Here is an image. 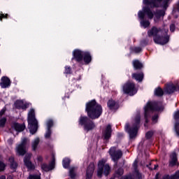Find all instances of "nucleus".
<instances>
[{
    "instance_id": "34",
    "label": "nucleus",
    "mask_w": 179,
    "mask_h": 179,
    "mask_svg": "<svg viewBox=\"0 0 179 179\" xmlns=\"http://www.w3.org/2000/svg\"><path fill=\"white\" fill-rule=\"evenodd\" d=\"M141 24L144 27V29H146V27H149V26H150V22H149V20H143L141 21Z\"/></svg>"
},
{
    "instance_id": "1",
    "label": "nucleus",
    "mask_w": 179,
    "mask_h": 179,
    "mask_svg": "<svg viewBox=\"0 0 179 179\" xmlns=\"http://www.w3.org/2000/svg\"><path fill=\"white\" fill-rule=\"evenodd\" d=\"M85 110L89 117L87 116H80L78 124L83 127L84 131L89 132V131H92L96 128V124L92 120H97L100 117V115L103 114V108L95 100H92L86 104Z\"/></svg>"
},
{
    "instance_id": "32",
    "label": "nucleus",
    "mask_w": 179,
    "mask_h": 179,
    "mask_svg": "<svg viewBox=\"0 0 179 179\" xmlns=\"http://www.w3.org/2000/svg\"><path fill=\"white\" fill-rule=\"evenodd\" d=\"M9 162L10 163L11 169H16L17 167V164L15 162V158L13 157L9 158Z\"/></svg>"
},
{
    "instance_id": "3",
    "label": "nucleus",
    "mask_w": 179,
    "mask_h": 179,
    "mask_svg": "<svg viewBox=\"0 0 179 179\" xmlns=\"http://www.w3.org/2000/svg\"><path fill=\"white\" fill-rule=\"evenodd\" d=\"M141 122V116L137 115L134 120V124L131 126L127 123L124 128L125 131L129 134L130 139H134L138 134V129H139V124Z\"/></svg>"
},
{
    "instance_id": "2",
    "label": "nucleus",
    "mask_w": 179,
    "mask_h": 179,
    "mask_svg": "<svg viewBox=\"0 0 179 179\" xmlns=\"http://www.w3.org/2000/svg\"><path fill=\"white\" fill-rule=\"evenodd\" d=\"M28 128L32 135H34L38 129V121L36 119V112L33 108L28 113Z\"/></svg>"
},
{
    "instance_id": "7",
    "label": "nucleus",
    "mask_w": 179,
    "mask_h": 179,
    "mask_svg": "<svg viewBox=\"0 0 179 179\" xmlns=\"http://www.w3.org/2000/svg\"><path fill=\"white\" fill-rule=\"evenodd\" d=\"M109 155L117 166L118 164V160L122 157V151L117 150L116 147H112L109 150Z\"/></svg>"
},
{
    "instance_id": "58",
    "label": "nucleus",
    "mask_w": 179,
    "mask_h": 179,
    "mask_svg": "<svg viewBox=\"0 0 179 179\" xmlns=\"http://www.w3.org/2000/svg\"><path fill=\"white\" fill-rule=\"evenodd\" d=\"M0 73H1V69H0Z\"/></svg>"
},
{
    "instance_id": "6",
    "label": "nucleus",
    "mask_w": 179,
    "mask_h": 179,
    "mask_svg": "<svg viewBox=\"0 0 179 179\" xmlns=\"http://www.w3.org/2000/svg\"><path fill=\"white\" fill-rule=\"evenodd\" d=\"M122 90L124 94H129V96L136 94L137 92L136 87H135V83L129 80L123 85Z\"/></svg>"
},
{
    "instance_id": "45",
    "label": "nucleus",
    "mask_w": 179,
    "mask_h": 179,
    "mask_svg": "<svg viewBox=\"0 0 179 179\" xmlns=\"http://www.w3.org/2000/svg\"><path fill=\"white\" fill-rule=\"evenodd\" d=\"M5 167H6V165L0 161V171H3V170H5Z\"/></svg>"
},
{
    "instance_id": "57",
    "label": "nucleus",
    "mask_w": 179,
    "mask_h": 179,
    "mask_svg": "<svg viewBox=\"0 0 179 179\" xmlns=\"http://www.w3.org/2000/svg\"><path fill=\"white\" fill-rule=\"evenodd\" d=\"M110 179H114V178H111Z\"/></svg>"
},
{
    "instance_id": "44",
    "label": "nucleus",
    "mask_w": 179,
    "mask_h": 179,
    "mask_svg": "<svg viewBox=\"0 0 179 179\" xmlns=\"http://www.w3.org/2000/svg\"><path fill=\"white\" fill-rule=\"evenodd\" d=\"M8 14H3L2 12L0 13V20L2 21V19H8Z\"/></svg>"
},
{
    "instance_id": "24",
    "label": "nucleus",
    "mask_w": 179,
    "mask_h": 179,
    "mask_svg": "<svg viewBox=\"0 0 179 179\" xmlns=\"http://www.w3.org/2000/svg\"><path fill=\"white\" fill-rule=\"evenodd\" d=\"M83 59L86 64H90L92 62V55L89 52H84Z\"/></svg>"
},
{
    "instance_id": "56",
    "label": "nucleus",
    "mask_w": 179,
    "mask_h": 179,
    "mask_svg": "<svg viewBox=\"0 0 179 179\" xmlns=\"http://www.w3.org/2000/svg\"><path fill=\"white\" fill-rule=\"evenodd\" d=\"M158 176H159V174H157V175H156V177H157Z\"/></svg>"
},
{
    "instance_id": "42",
    "label": "nucleus",
    "mask_w": 179,
    "mask_h": 179,
    "mask_svg": "<svg viewBox=\"0 0 179 179\" xmlns=\"http://www.w3.org/2000/svg\"><path fill=\"white\" fill-rule=\"evenodd\" d=\"M138 15L139 19H141V20H143V19H145V13H143V11H139Z\"/></svg>"
},
{
    "instance_id": "38",
    "label": "nucleus",
    "mask_w": 179,
    "mask_h": 179,
    "mask_svg": "<svg viewBox=\"0 0 179 179\" xmlns=\"http://www.w3.org/2000/svg\"><path fill=\"white\" fill-rule=\"evenodd\" d=\"M6 124V117H3V118L0 119V128H3V127H5Z\"/></svg>"
},
{
    "instance_id": "15",
    "label": "nucleus",
    "mask_w": 179,
    "mask_h": 179,
    "mask_svg": "<svg viewBox=\"0 0 179 179\" xmlns=\"http://www.w3.org/2000/svg\"><path fill=\"white\" fill-rule=\"evenodd\" d=\"M55 167V158L54 157L49 165L47 164H41V169L42 170H43V171H50V170H54Z\"/></svg>"
},
{
    "instance_id": "11",
    "label": "nucleus",
    "mask_w": 179,
    "mask_h": 179,
    "mask_svg": "<svg viewBox=\"0 0 179 179\" xmlns=\"http://www.w3.org/2000/svg\"><path fill=\"white\" fill-rule=\"evenodd\" d=\"M30 159H31V153L26 154L24 159V163L29 170H34L35 169L34 164L31 163V161H30Z\"/></svg>"
},
{
    "instance_id": "18",
    "label": "nucleus",
    "mask_w": 179,
    "mask_h": 179,
    "mask_svg": "<svg viewBox=\"0 0 179 179\" xmlns=\"http://www.w3.org/2000/svg\"><path fill=\"white\" fill-rule=\"evenodd\" d=\"M93 173H94V164L91 163L87 169L86 179H92Z\"/></svg>"
},
{
    "instance_id": "22",
    "label": "nucleus",
    "mask_w": 179,
    "mask_h": 179,
    "mask_svg": "<svg viewBox=\"0 0 179 179\" xmlns=\"http://www.w3.org/2000/svg\"><path fill=\"white\" fill-rule=\"evenodd\" d=\"M132 65L135 71H141V69H143V64L138 59L133 60Z\"/></svg>"
},
{
    "instance_id": "52",
    "label": "nucleus",
    "mask_w": 179,
    "mask_h": 179,
    "mask_svg": "<svg viewBox=\"0 0 179 179\" xmlns=\"http://www.w3.org/2000/svg\"><path fill=\"white\" fill-rule=\"evenodd\" d=\"M142 44H144V45H148V41H146V40H143L142 41Z\"/></svg>"
},
{
    "instance_id": "54",
    "label": "nucleus",
    "mask_w": 179,
    "mask_h": 179,
    "mask_svg": "<svg viewBox=\"0 0 179 179\" xmlns=\"http://www.w3.org/2000/svg\"><path fill=\"white\" fill-rule=\"evenodd\" d=\"M0 179H6V177L5 176H1L0 177Z\"/></svg>"
},
{
    "instance_id": "8",
    "label": "nucleus",
    "mask_w": 179,
    "mask_h": 179,
    "mask_svg": "<svg viewBox=\"0 0 179 179\" xmlns=\"http://www.w3.org/2000/svg\"><path fill=\"white\" fill-rule=\"evenodd\" d=\"M163 1V8L164 9H167L169 7V1L170 0H143V3L145 5H152L155 8H159V3H161Z\"/></svg>"
},
{
    "instance_id": "35",
    "label": "nucleus",
    "mask_w": 179,
    "mask_h": 179,
    "mask_svg": "<svg viewBox=\"0 0 179 179\" xmlns=\"http://www.w3.org/2000/svg\"><path fill=\"white\" fill-rule=\"evenodd\" d=\"M46 125H47V129H51V128L54 127V121L51 119H49L46 122Z\"/></svg>"
},
{
    "instance_id": "53",
    "label": "nucleus",
    "mask_w": 179,
    "mask_h": 179,
    "mask_svg": "<svg viewBox=\"0 0 179 179\" xmlns=\"http://www.w3.org/2000/svg\"><path fill=\"white\" fill-rule=\"evenodd\" d=\"M157 167H159V165L155 164V166H154L153 170H156V169H157Z\"/></svg>"
},
{
    "instance_id": "51",
    "label": "nucleus",
    "mask_w": 179,
    "mask_h": 179,
    "mask_svg": "<svg viewBox=\"0 0 179 179\" xmlns=\"http://www.w3.org/2000/svg\"><path fill=\"white\" fill-rule=\"evenodd\" d=\"M37 159L38 162H43V157L38 156Z\"/></svg>"
},
{
    "instance_id": "9",
    "label": "nucleus",
    "mask_w": 179,
    "mask_h": 179,
    "mask_svg": "<svg viewBox=\"0 0 179 179\" xmlns=\"http://www.w3.org/2000/svg\"><path fill=\"white\" fill-rule=\"evenodd\" d=\"M153 41L155 44H160L161 45H164V44H167V43H169V36L158 35L153 38Z\"/></svg>"
},
{
    "instance_id": "40",
    "label": "nucleus",
    "mask_w": 179,
    "mask_h": 179,
    "mask_svg": "<svg viewBox=\"0 0 179 179\" xmlns=\"http://www.w3.org/2000/svg\"><path fill=\"white\" fill-rule=\"evenodd\" d=\"M69 159L63 160V167H64V169H68V167H69Z\"/></svg>"
},
{
    "instance_id": "5",
    "label": "nucleus",
    "mask_w": 179,
    "mask_h": 179,
    "mask_svg": "<svg viewBox=\"0 0 179 179\" xmlns=\"http://www.w3.org/2000/svg\"><path fill=\"white\" fill-rule=\"evenodd\" d=\"M159 110H160V108L159 107L158 102H148L147 103L145 108V124L148 122V118L150 115V113H153V111H159Z\"/></svg>"
},
{
    "instance_id": "41",
    "label": "nucleus",
    "mask_w": 179,
    "mask_h": 179,
    "mask_svg": "<svg viewBox=\"0 0 179 179\" xmlns=\"http://www.w3.org/2000/svg\"><path fill=\"white\" fill-rule=\"evenodd\" d=\"M153 136V131H148L145 134V138L147 139H150Z\"/></svg>"
},
{
    "instance_id": "43",
    "label": "nucleus",
    "mask_w": 179,
    "mask_h": 179,
    "mask_svg": "<svg viewBox=\"0 0 179 179\" xmlns=\"http://www.w3.org/2000/svg\"><path fill=\"white\" fill-rule=\"evenodd\" d=\"M29 179H41V177L38 175H30Z\"/></svg>"
},
{
    "instance_id": "29",
    "label": "nucleus",
    "mask_w": 179,
    "mask_h": 179,
    "mask_svg": "<svg viewBox=\"0 0 179 179\" xmlns=\"http://www.w3.org/2000/svg\"><path fill=\"white\" fill-rule=\"evenodd\" d=\"M155 96H157L158 97H162L163 94H164V91L160 87H158L157 89L155 90Z\"/></svg>"
},
{
    "instance_id": "48",
    "label": "nucleus",
    "mask_w": 179,
    "mask_h": 179,
    "mask_svg": "<svg viewBox=\"0 0 179 179\" xmlns=\"http://www.w3.org/2000/svg\"><path fill=\"white\" fill-rule=\"evenodd\" d=\"M65 73H71V67L66 66Z\"/></svg>"
},
{
    "instance_id": "27",
    "label": "nucleus",
    "mask_w": 179,
    "mask_h": 179,
    "mask_svg": "<svg viewBox=\"0 0 179 179\" xmlns=\"http://www.w3.org/2000/svg\"><path fill=\"white\" fill-rule=\"evenodd\" d=\"M179 178V171H176L175 174L170 176L169 175H165L162 179H178Z\"/></svg>"
},
{
    "instance_id": "12",
    "label": "nucleus",
    "mask_w": 179,
    "mask_h": 179,
    "mask_svg": "<svg viewBox=\"0 0 179 179\" xmlns=\"http://www.w3.org/2000/svg\"><path fill=\"white\" fill-rule=\"evenodd\" d=\"M177 90H179L178 85H175L173 83L168 84L164 89V92L167 93V94H171V93H174V92H177Z\"/></svg>"
},
{
    "instance_id": "36",
    "label": "nucleus",
    "mask_w": 179,
    "mask_h": 179,
    "mask_svg": "<svg viewBox=\"0 0 179 179\" xmlns=\"http://www.w3.org/2000/svg\"><path fill=\"white\" fill-rule=\"evenodd\" d=\"M122 174H124V169L122 168H120L117 169V171H116V172L115 173V176L120 178V177H121V176H122Z\"/></svg>"
},
{
    "instance_id": "20",
    "label": "nucleus",
    "mask_w": 179,
    "mask_h": 179,
    "mask_svg": "<svg viewBox=\"0 0 179 179\" xmlns=\"http://www.w3.org/2000/svg\"><path fill=\"white\" fill-rule=\"evenodd\" d=\"M1 80L0 85L3 89H6L10 86V80L8 77H2Z\"/></svg>"
},
{
    "instance_id": "26",
    "label": "nucleus",
    "mask_w": 179,
    "mask_h": 179,
    "mask_svg": "<svg viewBox=\"0 0 179 179\" xmlns=\"http://www.w3.org/2000/svg\"><path fill=\"white\" fill-rule=\"evenodd\" d=\"M171 166H176L177 164V154L173 152L171 155Z\"/></svg>"
},
{
    "instance_id": "25",
    "label": "nucleus",
    "mask_w": 179,
    "mask_h": 179,
    "mask_svg": "<svg viewBox=\"0 0 179 179\" xmlns=\"http://www.w3.org/2000/svg\"><path fill=\"white\" fill-rule=\"evenodd\" d=\"M134 170H135L136 178H138V179L143 178V177L142 176V173H139V171L136 169L138 167V162H135L134 163Z\"/></svg>"
},
{
    "instance_id": "10",
    "label": "nucleus",
    "mask_w": 179,
    "mask_h": 179,
    "mask_svg": "<svg viewBox=\"0 0 179 179\" xmlns=\"http://www.w3.org/2000/svg\"><path fill=\"white\" fill-rule=\"evenodd\" d=\"M26 143H27V140L26 138H24L21 144L17 145L16 150H17V153L20 156H24V155H26Z\"/></svg>"
},
{
    "instance_id": "4",
    "label": "nucleus",
    "mask_w": 179,
    "mask_h": 179,
    "mask_svg": "<svg viewBox=\"0 0 179 179\" xmlns=\"http://www.w3.org/2000/svg\"><path fill=\"white\" fill-rule=\"evenodd\" d=\"M110 171H111V168L110 167V165L107 164H106V161L101 160L99 162L97 176L98 177H99V178H101V177L103 176V173L106 176H108Z\"/></svg>"
},
{
    "instance_id": "46",
    "label": "nucleus",
    "mask_w": 179,
    "mask_h": 179,
    "mask_svg": "<svg viewBox=\"0 0 179 179\" xmlns=\"http://www.w3.org/2000/svg\"><path fill=\"white\" fill-rule=\"evenodd\" d=\"M176 30V25L174 24H171L170 25V31L173 33Z\"/></svg>"
},
{
    "instance_id": "19",
    "label": "nucleus",
    "mask_w": 179,
    "mask_h": 179,
    "mask_svg": "<svg viewBox=\"0 0 179 179\" xmlns=\"http://www.w3.org/2000/svg\"><path fill=\"white\" fill-rule=\"evenodd\" d=\"M145 76V74L142 71H140L139 73H134L131 74L132 79H135L137 82H142L143 80V78Z\"/></svg>"
},
{
    "instance_id": "17",
    "label": "nucleus",
    "mask_w": 179,
    "mask_h": 179,
    "mask_svg": "<svg viewBox=\"0 0 179 179\" xmlns=\"http://www.w3.org/2000/svg\"><path fill=\"white\" fill-rule=\"evenodd\" d=\"M15 108L17 110H24L29 108V103H24L22 101H16L14 103Z\"/></svg>"
},
{
    "instance_id": "39",
    "label": "nucleus",
    "mask_w": 179,
    "mask_h": 179,
    "mask_svg": "<svg viewBox=\"0 0 179 179\" xmlns=\"http://www.w3.org/2000/svg\"><path fill=\"white\" fill-rule=\"evenodd\" d=\"M46 139H50L51 138V129H47L46 134L45 135Z\"/></svg>"
},
{
    "instance_id": "50",
    "label": "nucleus",
    "mask_w": 179,
    "mask_h": 179,
    "mask_svg": "<svg viewBox=\"0 0 179 179\" xmlns=\"http://www.w3.org/2000/svg\"><path fill=\"white\" fill-rule=\"evenodd\" d=\"M6 111V110L5 109H2L1 111H0V115H3L5 114V112Z\"/></svg>"
},
{
    "instance_id": "31",
    "label": "nucleus",
    "mask_w": 179,
    "mask_h": 179,
    "mask_svg": "<svg viewBox=\"0 0 179 179\" xmlns=\"http://www.w3.org/2000/svg\"><path fill=\"white\" fill-rule=\"evenodd\" d=\"M131 52H134L135 54H139V52H142V48L141 47H131L130 48Z\"/></svg>"
},
{
    "instance_id": "37",
    "label": "nucleus",
    "mask_w": 179,
    "mask_h": 179,
    "mask_svg": "<svg viewBox=\"0 0 179 179\" xmlns=\"http://www.w3.org/2000/svg\"><path fill=\"white\" fill-rule=\"evenodd\" d=\"M75 170H76L75 167H73L70 169L69 176L71 178H75V177H76V173H75Z\"/></svg>"
},
{
    "instance_id": "49",
    "label": "nucleus",
    "mask_w": 179,
    "mask_h": 179,
    "mask_svg": "<svg viewBox=\"0 0 179 179\" xmlns=\"http://www.w3.org/2000/svg\"><path fill=\"white\" fill-rule=\"evenodd\" d=\"M174 118H175V120H178V118H179V110H178L177 112L175 113Z\"/></svg>"
},
{
    "instance_id": "14",
    "label": "nucleus",
    "mask_w": 179,
    "mask_h": 179,
    "mask_svg": "<svg viewBox=\"0 0 179 179\" xmlns=\"http://www.w3.org/2000/svg\"><path fill=\"white\" fill-rule=\"evenodd\" d=\"M107 106L109 110H111V111H117V110L120 108V103L113 99L108 101Z\"/></svg>"
},
{
    "instance_id": "28",
    "label": "nucleus",
    "mask_w": 179,
    "mask_h": 179,
    "mask_svg": "<svg viewBox=\"0 0 179 179\" xmlns=\"http://www.w3.org/2000/svg\"><path fill=\"white\" fill-rule=\"evenodd\" d=\"M144 13L147 14L148 19H153V16H155V15L153 14V12H152V10H150V8H144Z\"/></svg>"
},
{
    "instance_id": "23",
    "label": "nucleus",
    "mask_w": 179,
    "mask_h": 179,
    "mask_svg": "<svg viewBox=\"0 0 179 179\" xmlns=\"http://www.w3.org/2000/svg\"><path fill=\"white\" fill-rule=\"evenodd\" d=\"M12 128L15 129L17 132H22V131H24L26 126L24 124L13 123Z\"/></svg>"
},
{
    "instance_id": "47",
    "label": "nucleus",
    "mask_w": 179,
    "mask_h": 179,
    "mask_svg": "<svg viewBox=\"0 0 179 179\" xmlns=\"http://www.w3.org/2000/svg\"><path fill=\"white\" fill-rule=\"evenodd\" d=\"M159 118V115H155L152 117V121L153 122L156 123L157 122V119Z\"/></svg>"
},
{
    "instance_id": "13",
    "label": "nucleus",
    "mask_w": 179,
    "mask_h": 179,
    "mask_svg": "<svg viewBox=\"0 0 179 179\" xmlns=\"http://www.w3.org/2000/svg\"><path fill=\"white\" fill-rule=\"evenodd\" d=\"M85 54V52L79 50H75L73 52V59H76L77 62H82L83 61V55Z\"/></svg>"
},
{
    "instance_id": "33",
    "label": "nucleus",
    "mask_w": 179,
    "mask_h": 179,
    "mask_svg": "<svg viewBox=\"0 0 179 179\" xmlns=\"http://www.w3.org/2000/svg\"><path fill=\"white\" fill-rule=\"evenodd\" d=\"M164 15H166V12L163 10H159L157 11L155 14V17H157V19H160L162 16H164Z\"/></svg>"
},
{
    "instance_id": "55",
    "label": "nucleus",
    "mask_w": 179,
    "mask_h": 179,
    "mask_svg": "<svg viewBox=\"0 0 179 179\" xmlns=\"http://www.w3.org/2000/svg\"><path fill=\"white\" fill-rule=\"evenodd\" d=\"M167 31H169V29H166V30H165L166 34H167Z\"/></svg>"
},
{
    "instance_id": "30",
    "label": "nucleus",
    "mask_w": 179,
    "mask_h": 179,
    "mask_svg": "<svg viewBox=\"0 0 179 179\" xmlns=\"http://www.w3.org/2000/svg\"><path fill=\"white\" fill-rule=\"evenodd\" d=\"M38 143H40V138H35L31 143L33 150L36 151L37 150V146H38Z\"/></svg>"
},
{
    "instance_id": "16",
    "label": "nucleus",
    "mask_w": 179,
    "mask_h": 179,
    "mask_svg": "<svg viewBox=\"0 0 179 179\" xmlns=\"http://www.w3.org/2000/svg\"><path fill=\"white\" fill-rule=\"evenodd\" d=\"M162 31V29L157 28L156 27H152L150 30L148 31V37H157L159 35V33Z\"/></svg>"
},
{
    "instance_id": "21",
    "label": "nucleus",
    "mask_w": 179,
    "mask_h": 179,
    "mask_svg": "<svg viewBox=\"0 0 179 179\" xmlns=\"http://www.w3.org/2000/svg\"><path fill=\"white\" fill-rule=\"evenodd\" d=\"M113 132V129H111V126L108 124L106 126L103 135L104 136V139L108 140L109 138H111V133Z\"/></svg>"
}]
</instances>
